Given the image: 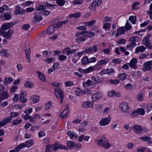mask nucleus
<instances>
[{
    "mask_svg": "<svg viewBox=\"0 0 152 152\" xmlns=\"http://www.w3.org/2000/svg\"><path fill=\"white\" fill-rule=\"evenodd\" d=\"M53 146H55L56 147H58L59 149H66V147L65 146L60 144L58 142H56L54 145H52L51 147H53ZM67 149V148H66V149Z\"/></svg>",
    "mask_w": 152,
    "mask_h": 152,
    "instance_id": "nucleus-35",
    "label": "nucleus"
},
{
    "mask_svg": "<svg viewBox=\"0 0 152 152\" xmlns=\"http://www.w3.org/2000/svg\"><path fill=\"white\" fill-rule=\"evenodd\" d=\"M55 94L56 97L58 98H60V103L62 104L64 98V94L61 89L58 88H55Z\"/></svg>",
    "mask_w": 152,
    "mask_h": 152,
    "instance_id": "nucleus-4",
    "label": "nucleus"
},
{
    "mask_svg": "<svg viewBox=\"0 0 152 152\" xmlns=\"http://www.w3.org/2000/svg\"><path fill=\"white\" fill-rule=\"evenodd\" d=\"M146 48L143 46L137 47L135 49V53L139 52H143L145 50Z\"/></svg>",
    "mask_w": 152,
    "mask_h": 152,
    "instance_id": "nucleus-30",
    "label": "nucleus"
},
{
    "mask_svg": "<svg viewBox=\"0 0 152 152\" xmlns=\"http://www.w3.org/2000/svg\"><path fill=\"white\" fill-rule=\"evenodd\" d=\"M139 3H140L139 2H134L132 4V9L134 10L138 9H139V7H137L136 8H135V7L137 6L139 4Z\"/></svg>",
    "mask_w": 152,
    "mask_h": 152,
    "instance_id": "nucleus-53",
    "label": "nucleus"
},
{
    "mask_svg": "<svg viewBox=\"0 0 152 152\" xmlns=\"http://www.w3.org/2000/svg\"><path fill=\"white\" fill-rule=\"evenodd\" d=\"M150 36L151 35L150 34H147L145 38L142 41V43L147 48L148 47V46H149L151 44V41L149 39V37H150Z\"/></svg>",
    "mask_w": 152,
    "mask_h": 152,
    "instance_id": "nucleus-12",
    "label": "nucleus"
},
{
    "mask_svg": "<svg viewBox=\"0 0 152 152\" xmlns=\"http://www.w3.org/2000/svg\"><path fill=\"white\" fill-rule=\"evenodd\" d=\"M137 112L140 115H143L145 113L144 110L143 108H139L137 110Z\"/></svg>",
    "mask_w": 152,
    "mask_h": 152,
    "instance_id": "nucleus-63",
    "label": "nucleus"
},
{
    "mask_svg": "<svg viewBox=\"0 0 152 152\" xmlns=\"http://www.w3.org/2000/svg\"><path fill=\"white\" fill-rule=\"evenodd\" d=\"M94 106V103L93 101H86L83 102L82 105L83 107L85 108H88L92 107Z\"/></svg>",
    "mask_w": 152,
    "mask_h": 152,
    "instance_id": "nucleus-13",
    "label": "nucleus"
},
{
    "mask_svg": "<svg viewBox=\"0 0 152 152\" xmlns=\"http://www.w3.org/2000/svg\"><path fill=\"white\" fill-rule=\"evenodd\" d=\"M133 129L136 133L140 134L142 132V128L140 126L136 125L133 127Z\"/></svg>",
    "mask_w": 152,
    "mask_h": 152,
    "instance_id": "nucleus-21",
    "label": "nucleus"
},
{
    "mask_svg": "<svg viewBox=\"0 0 152 152\" xmlns=\"http://www.w3.org/2000/svg\"><path fill=\"white\" fill-rule=\"evenodd\" d=\"M22 121V119L17 120L16 119L13 120L12 123V124L13 125H18Z\"/></svg>",
    "mask_w": 152,
    "mask_h": 152,
    "instance_id": "nucleus-46",
    "label": "nucleus"
},
{
    "mask_svg": "<svg viewBox=\"0 0 152 152\" xmlns=\"http://www.w3.org/2000/svg\"><path fill=\"white\" fill-rule=\"evenodd\" d=\"M138 37L136 36H133L130 38L129 39V42H134L135 43L136 42H138Z\"/></svg>",
    "mask_w": 152,
    "mask_h": 152,
    "instance_id": "nucleus-44",
    "label": "nucleus"
},
{
    "mask_svg": "<svg viewBox=\"0 0 152 152\" xmlns=\"http://www.w3.org/2000/svg\"><path fill=\"white\" fill-rule=\"evenodd\" d=\"M67 133L68 135L72 138L73 137L77 138L78 137L77 134H75L73 132L69 131L67 132Z\"/></svg>",
    "mask_w": 152,
    "mask_h": 152,
    "instance_id": "nucleus-37",
    "label": "nucleus"
},
{
    "mask_svg": "<svg viewBox=\"0 0 152 152\" xmlns=\"http://www.w3.org/2000/svg\"><path fill=\"white\" fill-rule=\"evenodd\" d=\"M109 61V59L107 58H105L104 59L100 60L98 62L97 65L100 66L103 64H106Z\"/></svg>",
    "mask_w": 152,
    "mask_h": 152,
    "instance_id": "nucleus-27",
    "label": "nucleus"
},
{
    "mask_svg": "<svg viewBox=\"0 0 152 152\" xmlns=\"http://www.w3.org/2000/svg\"><path fill=\"white\" fill-rule=\"evenodd\" d=\"M30 99L33 101L34 103H36L39 101V96L36 95H34L31 97Z\"/></svg>",
    "mask_w": 152,
    "mask_h": 152,
    "instance_id": "nucleus-24",
    "label": "nucleus"
},
{
    "mask_svg": "<svg viewBox=\"0 0 152 152\" xmlns=\"http://www.w3.org/2000/svg\"><path fill=\"white\" fill-rule=\"evenodd\" d=\"M55 60V59L54 58L51 57L50 58H46L45 60V61L47 63L49 64L54 61Z\"/></svg>",
    "mask_w": 152,
    "mask_h": 152,
    "instance_id": "nucleus-52",
    "label": "nucleus"
},
{
    "mask_svg": "<svg viewBox=\"0 0 152 152\" xmlns=\"http://www.w3.org/2000/svg\"><path fill=\"white\" fill-rule=\"evenodd\" d=\"M8 50L4 49H2L0 51L1 56L3 57H7L10 55L7 52Z\"/></svg>",
    "mask_w": 152,
    "mask_h": 152,
    "instance_id": "nucleus-22",
    "label": "nucleus"
},
{
    "mask_svg": "<svg viewBox=\"0 0 152 152\" xmlns=\"http://www.w3.org/2000/svg\"><path fill=\"white\" fill-rule=\"evenodd\" d=\"M101 92L98 91L93 94L92 95V99L93 102H95L100 99L102 97Z\"/></svg>",
    "mask_w": 152,
    "mask_h": 152,
    "instance_id": "nucleus-10",
    "label": "nucleus"
},
{
    "mask_svg": "<svg viewBox=\"0 0 152 152\" xmlns=\"http://www.w3.org/2000/svg\"><path fill=\"white\" fill-rule=\"evenodd\" d=\"M30 26L28 24L23 25L22 26V29L24 30H27L30 28Z\"/></svg>",
    "mask_w": 152,
    "mask_h": 152,
    "instance_id": "nucleus-56",
    "label": "nucleus"
},
{
    "mask_svg": "<svg viewBox=\"0 0 152 152\" xmlns=\"http://www.w3.org/2000/svg\"><path fill=\"white\" fill-rule=\"evenodd\" d=\"M67 145L69 148H71L72 147H74L75 144V143L71 141H68L67 142Z\"/></svg>",
    "mask_w": 152,
    "mask_h": 152,
    "instance_id": "nucleus-47",
    "label": "nucleus"
},
{
    "mask_svg": "<svg viewBox=\"0 0 152 152\" xmlns=\"http://www.w3.org/2000/svg\"><path fill=\"white\" fill-rule=\"evenodd\" d=\"M137 62V60L136 58H133L129 64L130 67L134 69H136L137 67L136 64Z\"/></svg>",
    "mask_w": 152,
    "mask_h": 152,
    "instance_id": "nucleus-18",
    "label": "nucleus"
},
{
    "mask_svg": "<svg viewBox=\"0 0 152 152\" xmlns=\"http://www.w3.org/2000/svg\"><path fill=\"white\" fill-rule=\"evenodd\" d=\"M36 73L37 74L40 80L43 82L46 81L45 77L42 73H41L39 71H37Z\"/></svg>",
    "mask_w": 152,
    "mask_h": 152,
    "instance_id": "nucleus-29",
    "label": "nucleus"
},
{
    "mask_svg": "<svg viewBox=\"0 0 152 152\" xmlns=\"http://www.w3.org/2000/svg\"><path fill=\"white\" fill-rule=\"evenodd\" d=\"M77 50L76 49H73L72 50L70 48L68 47L63 50V53L64 54H66L67 55H69L70 54L75 53Z\"/></svg>",
    "mask_w": 152,
    "mask_h": 152,
    "instance_id": "nucleus-11",
    "label": "nucleus"
},
{
    "mask_svg": "<svg viewBox=\"0 0 152 152\" xmlns=\"http://www.w3.org/2000/svg\"><path fill=\"white\" fill-rule=\"evenodd\" d=\"M13 31L10 29L8 31L5 32L4 31H2L1 29H0V35L8 39H10L11 38V35L12 34Z\"/></svg>",
    "mask_w": 152,
    "mask_h": 152,
    "instance_id": "nucleus-5",
    "label": "nucleus"
},
{
    "mask_svg": "<svg viewBox=\"0 0 152 152\" xmlns=\"http://www.w3.org/2000/svg\"><path fill=\"white\" fill-rule=\"evenodd\" d=\"M25 106V105L23 104L21 105L16 104L14 105V107L16 109H20L24 107Z\"/></svg>",
    "mask_w": 152,
    "mask_h": 152,
    "instance_id": "nucleus-59",
    "label": "nucleus"
},
{
    "mask_svg": "<svg viewBox=\"0 0 152 152\" xmlns=\"http://www.w3.org/2000/svg\"><path fill=\"white\" fill-rule=\"evenodd\" d=\"M134 144L133 143H128L126 145V147L129 149H132L133 148Z\"/></svg>",
    "mask_w": 152,
    "mask_h": 152,
    "instance_id": "nucleus-57",
    "label": "nucleus"
},
{
    "mask_svg": "<svg viewBox=\"0 0 152 152\" xmlns=\"http://www.w3.org/2000/svg\"><path fill=\"white\" fill-rule=\"evenodd\" d=\"M125 31V27H121L117 30V32L115 34L116 37H119L124 34Z\"/></svg>",
    "mask_w": 152,
    "mask_h": 152,
    "instance_id": "nucleus-19",
    "label": "nucleus"
},
{
    "mask_svg": "<svg viewBox=\"0 0 152 152\" xmlns=\"http://www.w3.org/2000/svg\"><path fill=\"white\" fill-rule=\"evenodd\" d=\"M87 32L83 31L81 32H77L75 34V37H76V40L78 43H81L84 42L87 38V36L86 35Z\"/></svg>",
    "mask_w": 152,
    "mask_h": 152,
    "instance_id": "nucleus-1",
    "label": "nucleus"
},
{
    "mask_svg": "<svg viewBox=\"0 0 152 152\" xmlns=\"http://www.w3.org/2000/svg\"><path fill=\"white\" fill-rule=\"evenodd\" d=\"M152 64V61H148L144 64V67L142 69L143 71H149L151 70Z\"/></svg>",
    "mask_w": 152,
    "mask_h": 152,
    "instance_id": "nucleus-14",
    "label": "nucleus"
},
{
    "mask_svg": "<svg viewBox=\"0 0 152 152\" xmlns=\"http://www.w3.org/2000/svg\"><path fill=\"white\" fill-rule=\"evenodd\" d=\"M108 142V139L104 136H103L102 138L98 141V144L99 146H103L104 148H108L111 146V145Z\"/></svg>",
    "mask_w": 152,
    "mask_h": 152,
    "instance_id": "nucleus-3",
    "label": "nucleus"
},
{
    "mask_svg": "<svg viewBox=\"0 0 152 152\" xmlns=\"http://www.w3.org/2000/svg\"><path fill=\"white\" fill-rule=\"evenodd\" d=\"M111 118L110 116L103 118L99 122V124L101 126L107 125L111 121Z\"/></svg>",
    "mask_w": 152,
    "mask_h": 152,
    "instance_id": "nucleus-8",
    "label": "nucleus"
},
{
    "mask_svg": "<svg viewBox=\"0 0 152 152\" xmlns=\"http://www.w3.org/2000/svg\"><path fill=\"white\" fill-rule=\"evenodd\" d=\"M92 80L94 82V83H100L101 82V80L99 77L96 76H93L91 77Z\"/></svg>",
    "mask_w": 152,
    "mask_h": 152,
    "instance_id": "nucleus-36",
    "label": "nucleus"
},
{
    "mask_svg": "<svg viewBox=\"0 0 152 152\" xmlns=\"http://www.w3.org/2000/svg\"><path fill=\"white\" fill-rule=\"evenodd\" d=\"M136 17L135 16H131L129 18V20L133 24H135L136 23Z\"/></svg>",
    "mask_w": 152,
    "mask_h": 152,
    "instance_id": "nucleus-50",
    "label": "nucleus"
},
{
    "mask_svg": "<svg viewBox=\"0 0 152 152\" xmlns=\"http://www.w3.org/2000/svg\"><path fill=\"white\" fill-rule=\"evenodd\" d=\"M69 112V109L67 107L63 111L62 113L60 115V116L62 119L66 117L68 114Z\"/></svg>",
    "mask_w": 152,
    "mask_h": 152,
    "instance_id": "nucleus-23",
    "label": "nucleus"
},
{
    "mask_svg": "<svg viewBox=\"0 0 152 152\" xmlns=\"http://www.w3.org/2000/svg\"><path fill=\"white\" fill-rule=\"evenodd\" d=\"M66 87H70L74 85V84L70 81H66L65 82Z\"/></svg>",
    "mask_w": 152,
    "mask_h": 152,
    "instance_id": "nucleus-61",
    "label": "nucleus"
},
{
    "mask_svg": "<svg viewBox=\"0 0 152 152\" xmlns=\"http://www.w3.org/2000/svg\"><path fill=\"white\" fill-rule=\"evenodd\" d=\"M143 95L142 93H139L137 96V99L138 101L141 102L143 100Z\"/></svg>",
    "mask_w": 152,
    "mask_h": 152,
    "instance_id": "nucleus-43",
    "label": "nucleus"
},
{
    "mask_svg": "<svg viewBox=\"0 0 152 152\" xmlns=\"http://www.w3.org/2000/svg\"><path fill=\"white\" fill-rule=\"evenodd\" d=\"M1 97L3 100L7 99L9 97V94L7 92L5 91L0 94Z\"/></svg>",
    "mask_w": 152,
    "mask_h": 152,
    "instance_id": "nucleus-34",
    "label": "nucleus"
},
{
    "mask_svg": "<svg viewBox=\"0 0 152 152\" xmlns=\"http://www.w3.org/2000/svg\"><path fill=\"white\" fill-rule=\"evenodd\" d=\"M81 63L83 65L89 64L88 58V57L85 56L82 58L81 60Z\"/></svg>",
    "mask_w": 152,
    "mask_h": 152,
    "instance_id": "nucleus-32",
    "label": "nucleus"
},
{
    "mask_svg": "<svg viewBox=\"0 0 152 152\" xmlns=\"http://www.w3.org/2000/svg\"><path fill=\"white\" fill-rule=\"evenodd\" d=\"M13 81V79L12 77H5L3 82L4 84L6 86L10 84Z\"/></svg>",
    "mask_w": 152,
    "mask_h": 152,
    "instance_id": "nucleus-25",
    "label": "nucleus"
},
{
    "mask_svg": "<svg viewBox=\"0 0 152 152\" xmlns=\"http://www.w3.org/2000/svg\"><path fill=\"white\" fill-rule=\"evenodd\" d=\"M118 76L120 79L121 80H124L126 78V74L125 73L120 74L118 75Z\"/></svg>",
    "mask_w": 152,
    "mask_h": 152,
    "instance_id": "nucleus-48",
    "label": "nucleus"
},
{
    "mask_svg": "<svg viewBox=\"0 0 152 152\" xmlns=\"http://www.w3.org/2000/svg\"><path fill=\"white\" fill-rule=\"evenodd\" d=\"M140 139L143 140L144 141H147L148 143L149 144H152V142L151 141L150 138L147 136H145L140 137Z\"/></svg>",
    "mask_w": 152,
    "mask_h": 152,
    "instance_id": "nucleus-39",
    "label": "nucleus"
},
{
    "mask_svg": "<svg viewBox=\"0 0 152 152\" xmlns=\"http://www.w3.org/2000/svg\"><path fill=\"white\" fill-rule=\"evenodd\" d=\"M126 90H130L134 89V87L131 84H128L124 86Z\"/></svg>",
    "mask_w": 152,
    "mask_h": 152,
    "instance_id": "nucleus-49",
    "label": "nucleus"
},
{
    "mask_svg": "<svg viewBox=\"0 0 152 152\" xmlns=\"http://www.w3.org/2000/svg\"><path fill=\"white\" fill-rule=\"evenodd\" d=\"M25 144L26 147L27 148H28L32 145L34 144V141L32 140H29L25 142Z\"/></svg>",
    "mask_w": 152,
    "mask_h": 152,
    "instance_id": "nucleus-33",
    "label": "nucleus"
},
{
    "mask_svg": "<svg viewBox=\"0 0 152 152\" xmlns=\"http://www.w3.org/2000/svg\"><path fill=\"white\" fill-rule=\"evenodd\" d=\"M96 20H92L89 22H84V24L87 26H90L96 23Z\"/></svg>",
    "mask_w": 152,
    "mask_h": 152,
    "instance_id": "nucleus-38",
    "label": "nucleus"
},
{
    "mask_svg": "<svg viewBox=\"0 0 152 152\" xmlns=\"http://www.w3.org/2000/svg\"><path fill=\"white\" fill-rule=\"evenodd\" d=\"M10 116L7 117L0 122V128L2 126H5L8 123L10 122L13 117H16L18 116L19 114L18 113L12 112L10 113Z\"/></svg>",
    "mask_w": 152,
    "mask_h": 152,
    "instance_id": "nucleus-2",
    "label": "nucleus"
},
{
    "mask_svg": "<svg viewBox=\"0 0 152 152\" xmlns=\"http://www.w3.org/2000/svg\"><path fill=\"white\" fill-rule=\"evenodd\" d=\"M20 101L22 103H25L27 102V99L24 97L20 96Z\"/></svg>",
    "mask_w": 152,
    "mask_h": 152,
    "instance_id": "nucleus-64",
    "label": "nucleus"
},
{
    "mask_svg": "<svg viewBox=\"0 0 152 152\" xmlns=\"http://www.w3.org/2000/svg\"><path fill=\"white\" fill-rule=\"evenodd\" d=\"M14 25L13 22L7 23L3 24L0 29H1L2 31H4L12 28Z\"/></svg>",
    "mask_w": 152,
    "mask_h": 152,
    "instance_id": "nucleus-9",
    "label": "nucleus"
},
{
    "mask_svg": "<svg viewBox=\"0 0 152 152\" xmlns=\"http://www.w3.org/2000/svg\"><path fill=\"white\" fill-rule=\"evenodd\" d=\"M43 55L45 57H49L50 56V53L46 50L44 51L43 52Z\"/></svg>",
    "mask_w": 152,
    "mask_h": 152,
    "instance_id": "nucleus-58",
    "label": "nucleus"
},
{
    "mask_svg": "<svg viewBox=\"0 0 152 152\" xmlns=\"http://www.w3.org/2000/svg\"><path fill=\"white\" fill-rule=\"evenodd\" d=\"M18 88V86H13L10 89V93L12 94L14 93Z\"/></svg>",
    "mask_w": 152,
    "mask_h": 152,
    "instance_id": "nucleus-55",
    "label": "nucleus"
},
{
    "mask_svg": "<svg viewBox=\"0 0 152 152\" xmlns=\"http://www.w3.org/2000/svg\"><path fill=\"white\" fill-rule=\"evenodd\" d=\"M67 58L66 56L64 55H61L58 57V59L60 61H63L65 60Z\"/></svg>",
    "mask_w": 152,
    "mask_h": 152,
    "instance_id": "nucleus-62",
    "label": "nucleus"
},
{
    "mask_svg": "<svg viewBox=\"0 0 152 152\" xmlns=\"http://www.w3.org/2000/svg\"><path fill=\"white\" fill-rule=\"evenodd\" d=\"M120 108L124 113H126L129 110V106L127 103L125 102H121L119 105Z\"/></svg>",
    "mask_w": 152,
    "mask_h": 152,
    "instance_id": "nucleus-7",
    "label": "nucleus"
},
{
    "mask_svg": "<svg viewBox=\"0 0 152 152\" xmlns=\"http://www.w3.org/2000/svg\"><path fill=\"white\" fill-rule=\"evenodd\" d=\"M34 20L36 22H39L42 19V17L40 15H36L34 17Z\"/></svg>",
    "mask_w": 152,
    "mask_h": 152,
    "instance_id": "nucleus-41",
    "label": "nucleus"
},
{
    "mask_svg": "<svg viewBox=\"0 0 152 152\" xmlns=\"http://www.w3.org/2000/svg\"><path fill=\"white\" fill-rule=\"evenodd\" d=\"M56 3L59 6H62L64 4L65 2L64 0H56Z\"/></svg>",
    "mask_w": 152,
    "mask_h": 152,
    "instance_id": "nucleus-51",
    "label": "nucleus"
},
{
    "mask_svg": "<svg viewBox=\"0 0 152 152\" xmlns=\"http://www.w3.org/2000/svg\"><path fill=\"white\" fill-rule=\"evenodd\" d=\"M75 92L76 94L78 96H81L84 94L83 92L80 88H77Z\"/></svg>",
    "mask_w": 152,
    "mask_h": 152,
    "instance_id": "nucleus-42",
    "label": "nucleus"
},
{
    "mask_svg": "<svg viewBox=\"0 0 152 152\" xmlns=\"http://www.w3.org/2000/svg\"><path fill=\"white\" fill-rule=\"evenodd\" d=\"M41 117L39 114H36L35 115L33 118H31L30 120V121L31 123H34L36 122V120L37 119H39L41 118Z\"/></svg>",
    "mask_w": 152,
    "mask_h": 152,
    "instance_id": "nucleus-28",
    "label": "nucleus"
},
{
    "mask_svg": "<svg viewBox=\"0 0 152 152\" xmlns=\"http://www.w3.org/2000/svg\"><path fill=\"white\" fill-rule=\"evenodd\" d=\"M34 86V85L33 83L28 82H26V83L24 85V87L29 88H32Z\"/></svg>",
    "mask_w": 152,
    "mask_h": 152,
    "instance_id": "nucleus-45",
    "label": "nucleus"
},
{
    "mask_svg": "<svg viewBox=\"0 0 152 152\" xmlns=\"http://www.w3.org/2000/svg\"><path fill=\"white\" fill-rule=\"evenodd\" d=\"M115 72L114 70L113 69H104L102 70L100 72V74L101 75H103L105 74H107V75H110L113 73Z\"/></svg>",
    "mask_w": 152,
    "mask_h": 152,
    "instance_id": "nucleus-17",
    "label": "nucleus"
},
{
    "mask_svg": "<svg viewBox=\"0 0 152 152\" xmlns=\"http://www.w3.org/2000/svg\"><path fill=\"white\" fill-rule=\"evenodd\" d=\"M94 68V66H91L86 69H83L81 68H80L78 69V71L80 72H82L84 73H88L91 71H93Z\"/></svg>",
    "mask_w": 152,
    "mask_h": 152,
    "instance_id": "nucleus-15",
    "label": "nucleus"
},
{
    "mask_svg": "<svg viewBox=\"0 0 152 152\" xmlns=\"http://www.w3.org/2000/svg\"><path fill=\"white\" fill-rule=\"evenodd\" d=\"M86 50L87 53H90L92 51H93L94 53H96L98 51L97 45H94Z\"/></svg>",
    "mask_w": 152,
    "mask_h": 152,
    "instance_id": "nucleus-16",
    "label": "nucleus"
},
{
    "mask_svg": "<svg viewBox=\"0 0 152 152\" xmlns=\"http://www.w3.org/2000/svg\"><path fill=\"white\" fill-rule=\"evenodd\" d=\"M83 1V0H74L73 1V4L80 5L81 4Z\"/></svg>",
    "mask_w": 152,
    "mask_h": 152,
    "instance_id": "nucleus-54",
    "label": "nucleus"
},
{
    "mask_svg": "<svg viewBox=\"0 0 152 152\" xmlns=\"http://www.w3.org/2000/svg\"><path fill=\"white\" fill-rule=\"evenodd\" d=\"M80 15V12H75L73 14H71L69 16V17L70 18H77L79 17Z\"/></svg>",
    "mask_w": 152,
    "mask_h": 152,
    "instance_id": "nucleus-40",
    "label": "nucleus"
},
{
    "mask_svg": "<svg viewBox=\"0 0 152 152\" xmlns=\"http://www.w3.org/2000/svg\"><path fill=\"white\" fill-rule=\"evenodd\" d=\"M55 27L53 26H49L47 30V33L48 34H51L54 33L55 30Z\"/></svg>",
    "mask_w": 152,
    "mask_h": 152,
    "instance_id": "nucleus-26",
    "label": "nucleus"
},
{
    "mask_svg": "<svg viewBox=\"0 0 152 152\" xmlns=\"http://www.w3.org/2000/svg\"><path fill=\"white\" fill-rule=\"evenodd\" d=\"M83 85L84 88H87L90 85H93V84L91 80H87L86 82L83 83Z\"/></svg>",
    "mask_w": 152,
    "mask_h": 152,
    "instance_id": "nucleus-31",
    "label": "nucleus"
},
{
    "mask_svg": "<svg viewBox=\"0 0 152 152\" xmlns=\"http://www.w3.org/2000/svg\"><path fill=\"white\" fill-rule=\"evenodd\" d=\"M31 50L29 48L25 50V55L27 61L30 63L31 62L30 59Z\"/></svg>",
    "mask_w": 152,
    "mask_h": 152,
    "instance_id": "nucleus-20",
    "label": "nucleus"
},
{
    "mask_svg": "<svg viewBox=\"0 0 152 152\" xmlns=\"http://www.w3.org/2000/svg\"><path fill=\"white\" fill-rule=\"evenodd\" d=\"M46 9V7L43 5H39L37 7V10L38 11L43 10Z\"/></svg>",
    "mask_w": 152,
    "mask_h": 152,
    "instance_id": "nucleus-60",
    "label": "nucleus"
},
{
    "mask_svg": "<svg viewBox=\"0 0 152 152\" xmlns=\"http://www.w3.org/2000/svg\"><path fill=\"white\" fill-rule=\"evenodd\" d=\"M102 2V0H94L90 4L89 8L94 11L96 7H98L100 5Z\"/></svg>",
    "mask_w": 152,
    "mask_h": 152,
    "instance_id": "nucleus-6",
    "label": "nucleus"
}]
</instances>
